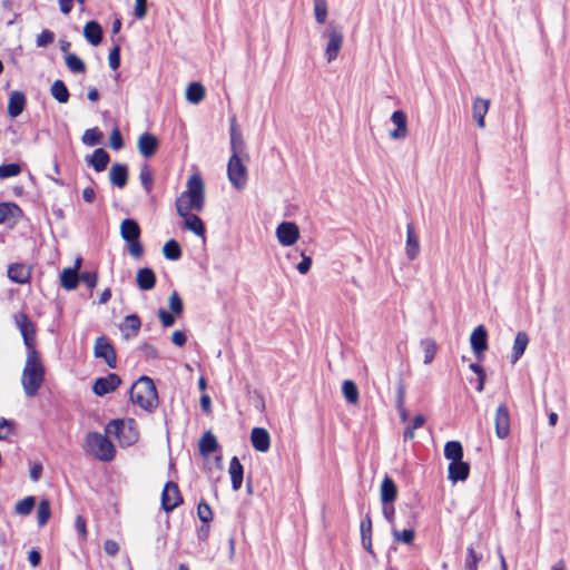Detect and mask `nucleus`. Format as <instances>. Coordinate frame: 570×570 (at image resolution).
I'll return each instance as SVG.
<instances>
[{"label": "nucleus", "instance_id": "nucleus-7", "mask_svg": "<svg viewBox=\"0 0 570 570\" xmlns=\"http://www.w3.org/2000/svg\"><path fill=\"white\" fill-rule=\"evenodd\" d=\"M322 37L328 40L325 47V58L327 62H332L337 58L343 46V32L337 27L328 24L323 31Z\"/></svg>", "mask_w": 570, "mask_h": 570}, {"label": "nucleus", "instance_id": "nucleus-37", "mask_svg": "<svg viewBox=\"0 0 570 570\" xmlns=\"http://www.w3.org/2000/svg\"><path fill=\"white\" fill-rule=\"evenodd\" d=\"M205 97V88L200 82H191L186 90V99L191 104H199Z\"/></svg>", "mask_w": 570, "mask_h": 570}, {"label": "nucleus", "instance_id": "nucleus-53", "mask_svg": "<svg viewBox=\"0 0 570 570\" xmlns=\"http://www.w3.org/2000/svg\"><path fill=\"white\" fill-rule=\"evenodd\" d=\"M393 537L399 542L411 544L414 540L415 533L412 529H404L402 531L393 530Z\"/></svg>", "mask_w": 570, "mask_h": 570}, {"label": "nucleus", "instance_id": "nucleus-59", "mask_svg": "<svg viewBox=\"0 0 570 570\" xmlns=\"http://www.w3.org/2000/svg\"><path fill=\"white\" fill-rule=\"evenodd\" d=\"M302 261L296 265V269L299 274H307L312 266V258L304 254V252H301Z\"/></svg>", "mask_w": 570, "mask_h": 570}, {"label": "nucleus", "instance_id": "nucleus-3", "mask_svg": "<svg viewBox=\"0 0 570 570\" xmlns=\"http://www.w3.org/2000/svg\"><path fill=\"white\" fill-rule=\"evenodd\" d=\"M130 400L145 411L153 412L158 404L154 381L146 375L140 376L130 389Z\"/></svg>", "mask_w": 570, "mask_h": 570}, {"label": "nucleus", "instance_id": "nucleus-49", "mask_svg": "<svg viewBox=\"0 0 570 570\" xmlns=\"http://www.w3.org/2000/svg\"><path fill=\"white\" fill-rule=\"evenodd\" d=\"M22 168L17 163L0 165V179L18 176Z\"/></svg>", "mask_w": 570, "mask_h": 570}, {"label": "nucleus", "instance_id": "nucleus-34", "mask_svg": "<svg viewBox=\"0 0 570 570\" xmlns=\"http://www.w3.org/2000/svg\"><path fill=\"white\" fill-rule=\"evenodd\" d=\"M61 286L67 291L77 288L79 283V272L71 268H65L60 274Z\"/></svg>", "mask_w": 570, "mask_h": 570}, {"label": "nucleus", "instance_id": "nucleus-43", "mask_svg": "<svg viewBox=\"0 0 570 570\" xmlns=\"http://www.w3.org/2000/svg\"><path fill=\"white\" fill-rule=\"evenodd\" d=\"M102 137H104V135L99 130V128L95 127V128L87 129L83 132L81 140L85 145L92 147V146L101 144Z\"/></svg>", "mask_w": 570, "mask_h": 570}, {"label": "nucleus", "instance_id": "nucleus-39", "mask_svg": "<svg viewBox=\"0 0 570 570\" xmlns=\"http://www.w3.org/2000/svg\"><path fill=\"white\" fill-rule=\"evenodd\" d=\"M140 184L147 195L151 194L154 188V176L147 164H144L139 171Z\"/></svg>", "mask_w": 570, "mask_h": 570}, {"label": "nucleus", "instance_id": "nucleus-46", "mask_svg": "<svg viewBox=\"0 0 570 570\" xmlns=\"http://www.w3.org/2000/svg\"><path fill=\"white\" fill-rule=\"evenodd\" d=\"M36 499L33 497H26L17 502L14 511L17 514L27 515L35 508Z\"/></svg>", "mask_w": 570, "mask_h": 570}, {"label": "nucleus", "instance_id": "nucleus-42", "mask_svg": "<svg viewBox=\"0 0 570 570\" xmlns=\"http://www.w3.org/2000/svg\"><path fill=\"white\" fill-rule=\"evenodd\" d=\"M163 254L167 259L178 261L181 257L180 245L175 239H170L164 245Z\"/></svg>", "mask_w": 570, "mask_h": 570}, {"label": "nucleus", "instance_id": "nucleus-58", "mask_svg": "<svg viewBox=\"0 0 570 570\" xmlns=\"http://www.w3.org/2000/svg\"><path fill=\"white\" fill-rule=\"evenodd\" d=\"M360 530L362 539H365V537H372V520L370 513H366L362 519Z\"/></svg>", "mask_w": 570, "mask_h": 570}, {"label": "nucleus", "instance_id": "nucleus-27", "mask_svg": "<svg viewBox=\"0 0 570 570\" xmlns=\"http://www.w3.org/2000/svg\"><path fill=\"white\" fill-rule=\"evenodd\" d=\"M87 161L89 165L92 166V168L96 171L100 173L106 169L107 165L110 161V157H109V154L105 149L98 148V149L94 150V153L90 157L87 158Z\"/></svg>", "mask_w": 570, "mask_h": 570}, {"label": "nucleus", "instance_id": "nucleus-64", "mask_svg": "<svg viewBox=\"0 0 570 570\" xmlns=\"http://www.w3.org/2000/svg\"><path fill=\"white\" fill-rule=\"evenodd\" d=\"M139 348L141 353L145 355V357L151 360L158 358V351L154 345L149 343H142Z\"/></svg>", "mask_w": 570, "mask_h": 570}, {"label": "nucleus", "instance_id": "nucleus-32", "mask_svg": "<svg viewBox=\"0 0 570 570\" xmlns=\"http://www.w3.org/2000/svg\"><path fill=\"white\" fill-rule=\"evenodd\" d=\"M218 446L217 439L210 431L205 432L198 443L199 452L205 458L217 451Z\"/></svg>", "mask_w": 570, "mask_h": 570}, {"label": "nucleus", "instance_id": "nucleus-21", "mask_svg": "<svg viewBox=\"0 0 570 570\" xmlns=\"http://www.w3.org/2000/svg\"><path fill=\"white\" fill-rule=\"evenodd\" d=\"M26 107V96L22 91H13L9 97L8 115L16 118L22 114Z\"/></svg>", "mask_w": 570, "mask_h": 570}, {"label": "nucleus", "instance_id": "nucleus-30", "mask_svg": "<svg viewBox=\"0 0 570 570\" xmlns=\"http://www.w3.org/2000/svg\"><path fill=\"white\" fill-rule=\"evenodd\" d=\"M83 36L92 46H98L102 40V28L96 21H89L85 24Z\"/></svg>", "mask_w": 570, "mask_h": 570}, {"label": "nucleus", "instance_id": "nucleus-11", "mask_svg": "<svg viewBox=\"0 0 570 570\" xmlns=\"http://www.w3.org/2000/svg\"><path fill=\"white\" fill-rule=\"evenodd\" d=\"M276 237L282 246H292L299 238V228L293 222H283L276 228Z\"/></svg>", "mask_w": 570, "mask_h": 570}, {"label": "nucleus", "instance_id": "nucleus-5", "mask_svg": "<svg viewBox=\"0 0 570 570\" xmlns=\"http://www.w3.org/2000/svg\"><path fill=\"white\" fill-rule=\"evenodd\" d=\"M106 433L115 435L121 446H130L138 441L139 433L135 426V421L112 420L106 426Z\"/></svg>", "mask_w": 570, "mask_h": 570}, {"label": "nucleus", "instance_id": "nucleus-31", "mask_svg": "<svg viewBox=\"0 0 570 570\" xmlns=\"http://www.w3.org/2000/svg\"><path fill=\"white\" fill-rule=\"evenodd\" d=\"M397 495V488L395 482L390 478L385 476L381 484V501L382 503H393Z\"/></svg>", "mask_w": 570, "mask_h": 570}, {"label": "nucleus", "instance_id": "nucleus-19", "mask_svg": "<svg viewBox=\"0 0 570 570\" xmlns=\"http://www.w3.org/2000/svg\"><path fill=\"white\" fill-rule=\"evenodd\" d=\"M157 147L158 140L153 134L145 132L138 139L139 153L146 158L154 156Z\"/></svg>", "mask_w": 570, "mask_h": 570}, {"label": "nucleus", "instance_id": "nucleus-22", "mask_svg": "<svg viewBox=\"0 0 570 570\" xmlns=\"http://www.w3.org/2000/svg\"><path fill=\"white\" fill-rule=\"evenodd\" d=\"M490 107L489 99L475 98L472 106L473 119L476 121L480 128L485 127V115Z\"/></svg>", "mask_w": 570, "mask_h": 570}, {"label": "nucleus", "instance_id": "nucleus-50", "mask_svg": "<svg viewBox=\"0 0 570 570\" xmlns=\"http://www.w3.org/2000/svg\"><path fill=\"white\" fill-rule=\"evenodd\" d=\"M197 515L204 524H208L213 520V511L209 504L202 500L197 507Z\"/></svg>", "mask_w": 570, "mask_h": 570}, {"label": "nucleus", "instance_id": "nucleus-25", "mask_svg": "<svg viewBox=\"0 0 570 570\" xmlns=\"http://www.w3.org/2000/svg\"><path fill=\"white\" fill-rule=\"evenodd\" d=\"M228 472L230 475L233 490L238 491L243 483L244 469L237 456L232 458Z\"/></svg>", "mask_w": 570, "mask_h": 570}, {"label": "nucleus", "instance_id": "nucleus-35", "mask_svg": "<svg viewBox=\"0 0 570 570\" xmlns=\"http://www.w3.org/2000/svg\"><path fill=\"white\" fill-rule=\"evenodd\" d=\"M444 456L449 461L463 459V448L459 441H448L444 445Z\"/></svg>", "mask_w": 570, "mask_h": 570}, {"label": "nucleus", "instance_id": "nucleus-52", "mask_svg": "<svg viewBox=\"0 0 570 570\" xmlns=\"http://www.w3.org/2000/svg\"><path fill=\"white\" fill-rule=\"evenodd\" d=\"M168 305L173 314L180 315L184 311L183 301L176 291L170 294Z\"/></svg>", "mask_w": 570, "mask_h": 570}, {"label": "nucleus", "instance_id": "nucleus-16", "mask_svg": "<svg viewBox=\"0 0 570 570\" xmlns=\"http://www.w3.org/2000/svg\"><path fill=\"white\" fill-rule=\"evenodd\" d=\"M8 277L17 284H27L31 278V268L26 264L13 263L8 267Z\"/></svg>", "mask_w": 570, "mask_h": 570}, {"label": "nucleus", "instance_id": "nucleus-47", "mask_svg": "<svg viewBox=\"0 0 570 570\" xmlns=\"http://www.w3.org/2000/svg\"><path fill=\"white\" fill-rule=\"evenodd\" d=\"M50 514H51V510H50L49 501L41 500L38 505V511H37L38 524L40 527H43L48 522Z\"/></svg>", "mask_w": 570, "mask_h": 570}, {"label": "nucleus", "instance_id": "nucleus-1", "mask_svg": "<svg viewBox=\"0 0 570 570\" xmlns=\"http://www.w3.org/2000/svg\"><path fill=\"white\" fill-rule=\"evenodd\" d=\"M186 187L175 202L179 216H187L193 210L200 213L205 207V186L202 177L198 174L191 175Z\"/></svg>", "mask_w": 570, "mask_h": 570}, {"label": "nucleus", "instance_id": "nucleus-55", "mask_svg": "<svg viewBox=\"0 0 570 570\" xmlns=\"http://www.w3.org/2000/svg\"><path fill=\"white\" fill-rule=\"evenodd\" d=\"M79 281L85 283L88 288L92 289L97 285L98 274H97V272L85 271L79 274Z\"/></svg>", "mask_w": 570, "mask_h": 570}, {"label": "nucleus", "instance_id": "nucleus-63", "mask_svg": "<svg viewBox=\"0 0 570 570\" xmlns=\"http://www.w3.org/2000/svg\"><path fill=\"white\" fill-rule=\"evenodd\" d=\"M12 433V422L0 417V440H6Z\"/></svg>", "mask_w": 570, "mask_h": 570}, {"label": "nucleus", "instance_id": "nucleus-24", "mask_svg": "<svg viewBox=\"0 0 570 570\" xmlns=\"http://www.w3.org/2000/svg\"><path fill=\"white\" fill-rule=\"evenodd\" d=\"M529 341V335L525 332L520 331L517 333L512 347L511 363L514 364L521 358L525 352Z\"/></svg>", "mask_w": 570, "mask_h": 570}, {"label": "nucleus", "instance_id": "nucleus-57", "mask_svg": "<svg viewBox=\"0 0 570 570\" xmlns=\"http://www.w3.org/2000/svg\"><path fill=\"white\" fill-rule=\"evenodd\" d=\"M108 61H109V67L112 70H116L119 68V66H120V48H119V46H115L110 50L109 56H108Z\"/></svg>", "mask_w": 570, "mask_h": 570}, {"label": "nucleus", "instance_id": "nucleus-6", "mask_svg": "<svg viewBox=\"0 0 570 570\" xmlns=\"http://www.w3.org/2000/svg\"><path fill=\"white\" fill-rule=\"evenodd\" d=\"M227 176L228 180L236 189L242 190L246 187L248 180L247 168L239 158V155H232L229 157Z\"/></svg>", "mask_w": 570, "mask_h": 570}, {"label": "nucleus", "instance_id": "nucleus-62", "mask_svg": "<svg viewBox=\"0 0 570 570\" xmlns=\"http://www.w3.org/2000/svg\"><path fill=\"white\" fill-rule=\"evenodd\" d=\"M158 317L164 327H170L175 324V317H174L173 313H169L164 308H160L158 311Z\"/></svg>", "mask_w": 570, "mask_h": 570}, {"label": "nucleus", "instance_id": "nucleus-23", "mask_svg": "<svg viewBox=\"0 0 570 570\" xmlns=\"http://www.w3.org/2000/svg\"><path fill=\"white\" fill-rule=\"evenodd\" d=\"M136 282L141 291H150L156 285V275L151 268L144 267L138 269Z\"/></svg>", "mask_w": 570, "mask_h": 570}, {"label": "nucleus", "instance_id": "nucleus-9", "mask_svg": "<svg viewBox=\"0 0 570 570\" xmlns=\"http://www.w3.org/2000/svg\"><path fill=\"white\" fill-rule=\"evenodd\" d=\"M94 354L97 358H102L110 368L117 366L115 348L106 336H99L96 340Z\"/></svg>", "mask_w": 570, "mask_h": 570}, {"label": "nucleus", "instance_id": "nucleus-10", "mask_svg": "<svg viewBox=\"0 0 570 570\" xmlns=\"http://www.w3.org/2000/svg\"><path fill=\"white\" fill-rule=\"evenodd\" d=\"M183 503V498L177 483L168 481L161 492V508L170 512Z\"/></svg>", "mask_w": 570, "mask_h": 570}, {"label": "nucleus", "instance_id": "nucleus-26", "mask_svg": "<svg viewBox=\"0 0 570 570\" xmlns=\"http://www.w3.org/2000/svg\"><path fill=\"white\" fill-rule=\"evenodd\" d=\"M140 227L135 219L126 218L122 220L120 225V235L125 242L140 238Z\"/></svg>", "mask_w": 570, "mask_h": 570}, {"label": "nucleus", "instance_id": "nucleus-33", "mask_svg": "<svg viewBox=\"0 0 570 570\" xmlns=\"http://www.w3.org/2000/svg\"><path fill=\"white\" fill-rule=\"evenodd\" d=\"M185 218L184 227L190 232H193L195 235L204 237L205 236V225L203 220L194 214H188L187 216H181Z\"/></svg>", "mask_w": 570, "mask_h": 570}, {"label": "nucleus", "instance_id": "nucleus-12", "mask_svg": "<svg viewBox=\"0 0 570 570\" xmlns=\"http://www.w3.org/2000/svg\"><path fill=\"white\" fill-rule=\"evenodd\" d=\"M394 129L389 132L392 140L405 139L409 135L407 116L403 110H395L391 116Z\"/></svg>", "mask_w": 570, "mask_h": 570}, {"label": "nucleus", "instance_id": "nucleus-44", "mask_svg": "<svg viewBox=\"0 0 570 570\" xmlns=\"http://www.w3.org/2000/svg\"><path fill=\"white\" fill-rule=\"evenodd\" d=\"M21 214V208L14 203H0V224H3L10 216Z\"/></svg>", "mask_w": 570, "mask_h": 570}, {"label": "nucleus", "instance_id": "nucleus-41", "mask_svg": "<svg viewBox=\"0 0 570 570\" xmlns=\"http://www.w3.org/2000/svg\"><path fill=\"white\" fill-rule=\"evenodd\" d=\"M244 147V140L242 134L236 130L235 127V118L232 119L230 126V148L232 155H239L240 150Z\"/></svg>", "mask_w": 570, "mask_h": 570}, {"label": "nucleus", "instance_id": "nucleus-56", "mask_svg": "<svg viewBox=\"0 0 570 570\" xmlns=\"http://www.w3.org/2000/svg\"><path fill=\"white\" fill-rule=\"evenodd\" d=\"M128 244V252L135 258H140L144 254V247L139 240V238H135V240H126Z\"/></svg>", "mask_w": 570, "mask_h": 570}, {"label": "nucleus", "instance_id": "nucleus-28", "mask_svg": "<svg viewBox=\"0 0 570 570\" xmlns=\"http://www.w3.org/2000/svg\"><path fill=\"white\" fill-rule=\"evenodd\" d=\"M128 180V168L124 164H114L110 168V181L118 188H124Z\"/></svg>", "mask_w": 570, "mask_h": 570}, {"label": "nucleus", "instance_id": "nucleus-40", "mask_svg": "<svg viewBox=\"0 0 570 570\" xmlns=\"http://www.w3.org/2000/svg\"><path fill=\"white\" fill-rule=\"evenodd\" d=\"M342 393L348 403L356 404L358 402V390L353 381L345 380L343 382Z\"/></svg>", "mask_w": 570, "mask_h": 570}, {"label": "nucleus", "instance_id": "nucleus-48", "mask_svg": "<svg viewBox=\"0 0 570 570\" xmlns=\"http://www.w3.org/2000/svg\"><path fill=\"white\" fill-rule=\"evenodd\" d=\"M315 20L318 23H325L327 18V1L326 0H313Z\"/></svg>", "mask_w": 570, "mask_h": 570}, {"label": "nucleus", "instance_id": "nucleus-45", "mask_svg": "<svg viewBox=\"0 0 570 570\" xmlns=\"http://www.w3.org/2000/svg\"><path fill=\"white\" fill-rule=\"evenodd\" d=\"M66 65L73 73H83L86 71L85 62L75 53H68L66 56Z\"/></svg>", "mask_w": 570, "mask_h": 570}, {"label": "nucleus", "instance_id": "nucleus-17", "mask_svg": "<svg viewBox=\"0 0 570 570\" xmlns=\"http://www.w3.org/2000/svg\"><path fill=\"white\" fill-rule=\"evenodd\" d=\"M470 465L463 459L459 461H451L448 469V478L453 483L465 481L469 478Z\"/></svg>", "mask_w": 570, "mask_h": 570}, {"label": "nucleus", "instance_id": "nucleus-14", "mask_svg": "<svg viewBox=\"0 0 570 570\" xmlns=\"http://www.w3.org/2000/svg\"><path fill=\"white\" fill-rule=\"evenodd\" d=\"M495 434L503 440L510 434V413L508 406L502 403L498 406L494 417Z\"/></svg>", "mask_w": 570, "mask_h": 570}, {"label": "nucleus", "instance_id": "nucleus-29", "mask_svg": "<svg viewBox=\"0 0 570 570\" xmlns=\"http://www.w3.org/2000/svg\"><path fill=\"white\" fill-rule=\"evenodd\" d=\"M141 327L140 317L137 314L127 315L124 323L120 325L121 332L126 338L136 336Z\"/></svg>", "mask_w": 570, "mask_h": 570}, {"label": "nucleus", "instance_id": "nucleus-38", "mask_svg": "<svg viewBox=\"0 0 570 570\" xmlns=\"http://www.w3.org/2000/svg\"><path fill=\"white\" fill-rule=\"evenodd\" d=\"M50 92L60 104H66L69 100V90L62 80H56L50 88Z\"/></svg>", "mask_w": 570, "mask_h": 570}, {"label": "nucleus", "instance_id": "nucleus-51", "mask_svg": "<svg viewBox=\"0 0 570 570\" xmlns=\"http://www.w3.org/2000/svg\"><path fill=\"white\" fill-rule=\"evenodd\" d=\"M422 346L424 350V363L429 364L435 356L436 353V344L433 340L426 338L422 341Z\"/></svg>", "mask_w": 570, "mask_h": 570}, {"label": "nucleus", "instance_id": "nucleus-54", "mask_svg": "<svg viewBox=\"0 0 570 570\" xmlns=\"http://www.w3.org/2000/svg\"><path fill=\"white\" fill-rule=\"evenodd\" d=\"M55 40V33L51 30L45 29L37 36V47L45 48L52 43Z\"/></svg>", "mask_w": 570, "mask_h": 570}, {"label": "nucleus", "instance_id": "nucleus-60", "mask_svg": "<svg viewBox=\"0 0 570 570\" xmlns=\"http://www.w3.org/2000/svg\"><path fill=\"white\" fill-rule=\"evenodd\" d=\"M110 146L115 150H119L124 147V139L118 128H115L110 135Z\"/></svg>", "mask_w": 570, "mask_h": 570}, {"label": "nucleus", "instance_id": "nucleus-18", "mask_svg": "<svg viewBox=\"0 0 570 570\" xmlns=\"http://www.w3.org/2000/svg\"><path fill=\"white\" fill-rule=\"evenodd\" d=\"M253 448L258 452H266L271 446V438L267 430L263 428H254L250 433Z\"/></svg>", "mask_w": 570, "mask_h": 570}, {"label": "nucleus", "instance_id": "nucleus-15", "mask_svg": "<svg viewBox=\"0 0 570 570\" xmlns=\"http://www.w3.org/2000/svg\"><path fill=\"white\" fill-rule=\"evenodd\" d=\"M470 344L475 356L481 360L483 353L488 350V332L484 325H479L473 330Z\"/></svg>", "mask_w": 570, "mask_h": 570}, {"label": "nucleus", "instance_id": "nucleus-36", "mask_svg": "<svg viewBox=\"0 0 570 570\" xmlns=\"http://www.w3.org/2000/svg\"><path fill=\"white\" fill-rule=\"evenodd\" d=\"M483 556L480 552H476L473 544H470L466 548V556L464 559V569L465 570H478L479 563L482 561Z\"/></svg>", "mask_w": 570, "mask_h": 570}, {"label": "nucleus", "instance_id": "nucleus-61", "mask_svg": "<svg viewBox=\"0 0 570 570\" xmlns=\"http://www.w3.org/2000/svg\"><path fill=\"white\" fill-rule=\"evenodd\" d=\"M147 13V0H136L134 16L136 19L141 20Z\"/></svg>", "mask_w": 570, "mask_h": 570}, {"label": "nucleus", "instance_id": "nucleus-20", "mask_svg": "<svg viewBox=\"0 0 570 570\" xmlns=\"http://www.w3.org/2000/svg\"><path fill=\"white\" fill-rule=\"evenodd\" d=\"M405 252H406V256L410 261L415 259L420 253V243H419V238L415 234L413 224H407V226H406Z\"/></svg>", "mask_w": 570, "mask_h": 570}, {"label": "nucleus", "instance_id": "nucleus-8", "mask_svg": "<svg viewBox=\"0 0 570 570\" xmlns=\"http://www.w3.org/2000/svg\"><path fill=\"white\" fill-rule=\"evenodd\" d=\"M16 325L19 328L24 345L27 347V353L36 350V328L33 323L30 321L27 314L19 313L14 315Z\"/></svg>", "mask_w": 570, "mask_h": 570}, {"label": "nucleus", "instance_id": "nucleus-13", "mask_svg": "<svg viewBox=\"0 0 570 570\" xmlns=\"http://www.w3.org/2000/svg\"><path fill=\"white\" fill-rule=\"evenodd\" d=\"M121 383L118 374L109 373L107 376L98 377L92 386V391L98 396H104L114 392Z\"/></svg>", "mask_w": 570, "mask_h": 570}, {"label": "nucleus", "instance_id": "nucleus-4", "mask_svg": "<svg viewBox=\"0 0 570 570\" xmlns=\"http://www.w3.org/2000/svg\"><path fill=\"white\" fill-rule=\"evenodd\" d=\"M86 444L89 452L102 462H110L115 459L116 450L111 441L99 432L87 434Z\"/></svg>", "mask_w": 570, "mask_h": 570}, {"label": "nucleus", "instance_id": "nucleus-2", "mask_svg": "<svg viewBox=\"0 0 570 570\" xmlns=\"http://www.w3.org/2000/svg\"><path fill=\"white\" fill-rule=\"evenodd\" d=\"M46 370L38 351L27 353L24 367L21 375V384L27 397H35L43 381Z\"/></svg>", "mask_w": 570, "mask_h": 570}]
</instances>
